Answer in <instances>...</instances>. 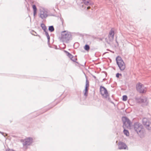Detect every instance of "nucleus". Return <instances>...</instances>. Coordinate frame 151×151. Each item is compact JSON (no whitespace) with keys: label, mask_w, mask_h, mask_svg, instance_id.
Instances as JSON below:
<instances>
[{"label":"nucleus","mask_w":151,"mask_h":151,"mask_svg":"<svg viewBox=\"0 0 151 151\" xmlns=\"http://www.w3.org/2000/svg\"><path fill=\"white\" fill-rule=\"evenodd\" d=\"M134 130L141 138L144 137V130L141 124L138 122L135 123L134 125Z\"/></svg>","instance_id":"f257e3e1"},{"label":"nucleus","mask_w":151,"mask_h":151,"mask_svg":"<svg viewBox=\"0 0 151 151\" xmlns=\"http://www.w3.org/2000/svg\"><path fill=\"white\" fill-rule=\"evenodd\" d=\"M71 38L72 36L70 33H68L66 31H64L61 33L60 39V41L63 42L67 43L69 40L71 39Z\"/></svg>","instance_id":"f03ea898"},{"label":"nucleus","mask_w":151,"mask_h":151,"mask_svg":"<svg viewBox=\"0 0 151 151\" xmlns=\"http://www.w3.org/2000/svg\"><path fill=\"white\" fill-rule=\"evenodd\" d=\"M100 92L103 98L108 99V101H110V99L109 97V94L106 88L103 86H101L100 88Z\"/></svg>","instance_id":"7ed1b4c3"},{"label":"nucleus","mask_w":151,"mask_h":151,"mask_svg":"<svg viewBox=\"0 0 151 151\" xmlns=\"http://www.w3.org/2000/svg\"><path fill=\"white\" fill-rule=\"evenodd\" d=\"M116 63L121 71H123L125 68V65L121 57L118 56L116 59Z\"/></svg>","instance_id":"20e7f679"},{"label":"nucleus","mask_w":151,"mask_h":151,"mask_svg":"<svg viewBox=\"0 0 151 151\" xmlns=\"http://www.w3.org/2000/svg\"><path fill=\"white\" fill-rule=\"evenodd\" d=\"M142 121L143 124L146 128L151 131V120L145 118H143Z\"/></svg>","instance_id":"39448f33"},{"label":"nucleus","mask_w":151,"mask_h":151,"mask_svg":"<svg viewBox=\"0 0 151 151\" xmlns=\"http://www.w3.org/2000/svg\"><path fill=\"white\" fill-rule=\"evenodd\" d=\"M122 120L123 123V127L124 128H129L130 127L131 122L130 120L126 117H123Z\"/></svg>","instance_id":"423d86ee"},{"label":"nucleus","mask_w":151,"mask_h":151,"mask_svg":"<svg viewBox=\"0 0 151 151\" xmlns=\"http://www.w3.org/2000/svg\"><path fill=\"white\" fill-rule=\"evenodd\" d=\"M137 90L140 93H144L146 91V88L141 83H139L136 85Z\"/></svg>","instance_id":"0eeeda50"},{"label":"nucleus","mask_w":151,"mask_h":151,"mask_svg":"<svg viewBox=\"0 0 151 151\" xmlns=\"http://www.w3.org/2000/svg\"><path fill=\"white\" fill-rule=\"evenodd\" d=\"M81 2L82 3H83L84 4L82 5V7H83L84 6H88L87 7V9H89L90 8V7L89 6H90L91 4V1L90 0H81ZM86 8V7H85Z\"/></svg>","instance_id":"6e6552de"},{"label":"nucleus","mask_w":151,"mask_h":151,"mask_svg":"<svg viewBox=\"0 0 151 151\" xmlns=\"http://www.w3.org/2000/svg\"><path fill=\"white\" fill-rule=\"evenodd\" d=\"M32 142V139L28 138L24 139L23 143V145L28 146L31 144Z\"/></svg>","instance_id":"1a4fd4ad"},{"label":"nucleus","mask_w":151,"mask_h":151,"mask_svg":"<svg viewBox=\"0 0 151 151\" xmlns=\"http://www.w3.org/2000/svg\"><path fill=\"white\" fill-rule=\"evenodd\" d=\"M48 15L47 12L45 10H41L40 14V17L42 19L46 18Z\"/></svg>","instance_id":"9d476101"},{"label":"nucleus","mask_w":151,"mask_h":151,"mask_svg":"<svg viewBox=\"0 0 151 151\" xmlns=\"http://www.w3.org/2000/svg\"><path fill=\"white\" fill-rule=\"evenodd\" d=\"M89 86V82L87 79L86 81L85 88L84 90V95L86 96H88V91Z\"/></svg>","instance_id":"9b49d317"},{"label":"nucleus","mask_w":151,"mask_h":151,"mask_svg":"<svg viewBox=\"0 0 151 151\" xmlns=\"http://www.w3.org/2000/svg\"><path fill=\"white\" fill-rule=\"evenodd\" d=\"M114 35V31L112 29H111L110 30L108 35V37L110 41H112L113 40Z\"/></svg>","instance_id":"f8f14e48"},{"label":"nucleus","mask_w":151,"mask_h":151,"mask_svg":"<svg viewBox=\"0 0 151 151\" xmlns=\"http://www.w3.org/2000/svg\"><path fill=\"white\" fill-rule=\"evenodd\" d=\"M118 145L119 149L120 150L125 149L127 147V146L125 143L121 142L118 143Z\"/></svg>","instance_id":"ddd939ff"},{"label":"nucleus","mask_w":151,"mask_h":151,"mask_svg":"<svg viewBox=\"0 0 151 151\" xmlns=\"http://www.w3.org/2000/svg\"><path fill=\"white\" fill-rule=\"evenodd\" d=\"M64 52L66 53V55L70 59L73 58V55L68 52L66 50H64Z\"/></svg>","instance_id":"4468645a"},{"label":"nucleus","mask_w":151,"mask_h":151,"mask_svg":"<svg viewBox=\"0 0 151 151\" xmlns=\"http://www.w3.org/2000/svg\"><path fill=\"white\" fill-rule=\"evenodd\" d=\"M142 97L140 98H136V100L139 103H142Z\"/></svg>","instance_id":"2eb2a0df"},{"label":"nucleus","mask_w":151,"mask_h":151,"mask_svg":"<svg viewBox=\"0 0 151 151\" xmlns=\"http://www.w3.org/2000/svg\"><path fill=\"white\" fill-rule=\"evenodd\" d=\"M32 8L34 10V15H35L36 14V11H37V8L35 5H33L32 6Z\"/></svg>","instance_id":"dca6fc26"},{"label":"nucleus","mask_w":151,"mask_h":151,"mask_svg":"<svg viewBox=\"0 0 151 151\" xmlns=\"http://www.w3.org/2000/svg\"><path fill=\"white\" fill-rule=\"evenodd\" d=\"M48 30L51 32H53L54 30V27L52 26H50L48 28Z\"/></svg>","instance_id":"f3484780"},{"label":"nucleus","mask_w":151,"mask_h":151,"mask_svg":"<svg viewBox=\"0 0 151 151\" xmlns=\"http://www.w3.org/2000/svg\"><path fill=\"white\" fill-rule=\"evenodd\" d=\"M147 99L146 97H142V103H144L146 104L147 103Z\"/></svg>","instance_id":"a211bd4d"},{"label":"nucleus","mask_w":151,"mask_h":151,"mask_svg":"<svg viewBox=\"0 0 151 151\" xmlns=\"http://www.w3.org/2000/svg\"><path fill=\"white\" fill-rule=\"evenodd\" d=\"M123 132L124 134L126 135L127 136H129V133L128 131L127 130L124 129V130Z\"/></svg>","instance_id":"6ab92c4d"},{"label":"nucleus","mask_w":151,"mask_h":151,"mask_svg":"<svg viewBox=\"0 0 151 151\" xmlns=\"http://www.w3.org/2000/svg\"><path fill=\"white\" fill-rule=\"evenodd\" d=\"M41 27H42V28L44 30V31H45L47 28L46 26H45V24H41Z\"/></svg>","instance_id":"aec40b11"},{"label":"nucleus","mask_w":151,"mask_h":151,"mask_svg":"<svg viewBox=\"0 0 151 151\" xmlns=\"http://www.w3.org/2000/svg\"><path fill=\"white\" fill-rule=\"evenodd\" d=\"M90 49L89 46L87 45H86L84 47V49L86 51H88Z\"/></svg>","instance_id":"412c9836"},{"label":"nucleus","mask_w":151,"mask_h":151,"mask_svg":"<svg viewBox=\"0 0 151 151\" xmlns=\"http://www.w3.org/2000/svg\"><path fill=\"white\" fill-rule=\"evenodd\" d=\"M127 96L126 95H124L123 96V99L122 100L123 101H126L127 100Z\"/></svg>","instance_id":"4be33fe9"},{"label":"nucleus","mask_w":151,"mask_h":151,"mask_svg":"<svg viewBox=\"0 0 151 151\" xmlns=\"http://www.w3.org/2000/svg\"><path fill=\"white\" fill-rule=\"evenodd\" d=\"M70 59L72 61L74 62H76L77 60V58L75 57H74L73 56V58Z\"/></svg>","instance_id":"5701e85b"},{"label":"nucleus","mask_w":151,"mask_h":151,"mask_svg":"<svg viewBox=\"0 0 151 151\" xmlns=\"http://www.w3.org/2000/svg\"><path fill=\"white\" fill-rule=\"evenodd\" d=\"M45 32V34L46 36L47 37L48 36H49V35L48 34V33L47 31H46V30H45V31H44Z\"/></svg>","instance_id":"b1692460"},{"label":"nucleus","mask_w":151,"mask_h":151,"mask_svg":"<svg viewBox=\"0 0 151 151\" xmlns=\"http://www.w3.org/2000/svg\"><path fill=\"white\" fill-rule=\"evenodd\" d=\"M120 75H121V74L119 73H117L116 75V76L117 78H119Z\"/></svg>","instance_id":"393cba45"},{"label":"nucleus","mask_w":151,"mask_h":151,"mask_svg":"<svg viewBox=\"0 0 151 151\" xmlns=\"http://www.w3.org/2000/svg\"><path fill=\"white\" fill-rule=\"evenodd\" d=\"M47 40H48V42H49L50 39V36H49H49H47Z\"/></svg>","instance_id":"a878e982"},{"label":"nucleus","mask_w":151,"mask_h":151,"mask_svg":"<svg viewBox=\"0 0 151 151\" xmlns=\"http://www.w3.org/2000/svg\"><path fill=\"white\" fill-rule=\"evenodd\" d=\"M6 151H14L12 150L6 149Z\"/></svg>","instance_id":"bb28decb"},{"label":"nucleus","mask_w":151,"mask_h":151,"mask_svg":"<svg viewBox=\"0 0 151 151\" xmlns=\"http://www.w3.org/2000/svg\"><path fill=\"white\" fill-rule=\"evenodd\" d=\"M33 34V35H35V34Z\"/></svg>","instance_id":"cd10ccee"},{"label":"nucleus","mask_w":151,"mask_h":151,"mask_svg":"<svg viewBox=\"0 0 151 151\" xmlns=\"http://www.w3.org/2000/svg\"><path fill=\"white\" fill-rule=\"evenodd\" d=\"M0 132L1 133H2V132Z\"/></svg>","instance_id":"c85d7f7f"},{"label":"nucleus","mask_w":151,"mask_h":151,"mask_svg":"<svg viewBox=\"0 0 151 151\" xmlns=\"http://www.w3.org/2000/svg\"><path fill=\"white\" fill-rule=\"evenodd\" d=\"M35 32V33L36 34V32Z\"/></svg>","instance_id":"c756f323"}]
</instances>
